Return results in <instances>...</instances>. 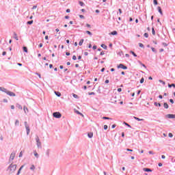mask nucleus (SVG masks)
<instances>
[{
    "label": "nucleus",
    "mask_w": 175,
    "mask_h": 175,
    "mask_svg": "<svg viewBox=\"0 0 175 175\" xmlns=\"http://www.w3.org/2000/svg\"><path fill=\"white\" fill-rule=\"evenodd\" d=\"M8 170L11 171V173H14V172H16V170L17 169V165L16 164H10L8 167Z\"/></svg>",
    "instance_id": "obj_1"
},
{
    "label": "nucleus",
    "mask_w": 175,
    "mask_h": 175,
    "mask_svg": "<svg viewBox=\"0 0 175 175\" xmlns=\"http://www.w3.org/2000/svg\"><path fill=\"white\" fill-rule=\"evenodd\" d=\"M36 142L37 143L38 148H42V142H40V139H39L38 136L36 137Z\"/></svg>",
    "instance_id": "obj_2"
},
{
    "label": "nucleus",
    "mask_w": 175,
    "mask_h": 175,
    "mask_svg": "<svg viewBox=\"0 0 175 175\" xmlns=\"http://www.w3.org/2000/svg\"><path fill=\"white\" fill-rule=\"evenodd\" d=\"M25 126L26 128V132H27V135H29V132H31V129H29V125H28V122H24Z\"/></svg>",
    "instance_id": "obj_3"
},
{
    "label": "nucleus",
    "mask_w": 175,
    "mask_h": 175,
    "mask_svg": "<svg viewBox=\"0 0 175 175\" xmlns=\"http://www.w3.org/2000/svg\"><path fill=\"white\" fill-rule=\"evenodd\" d=\"M118 69H123L124 70H126V69H128V66L124 65L123 64H120L118 66H117Z\"/></svg>",
    "instance_id": "obj_4"
},
{
    "label": "nucleus",
    "mask_w": 175,
    "mask_h": 175,
    "mask_svg": "<svg viewBox=\"0 0 175 175\" xmlns=\"http://www.w3.org/2000/svg\"><path fill=\"white\" fill-rule=\"evenodd\" d=\"M53 116L55 118H61V117H62V115L61 114V113L59 112H54L53 113Z\"/></svg>",
    "instance_id": "obj_5"
},
{
    "label": "nucleus",
    "mask_w": 175,
    "mask_h": 175,
    "mask_svg": "<svg viewBox=\"0 0 175 175\" xmlns=\"http://www.w3.org/2000/svg\"><path fill=\"white\" fill-rule=\"evenodd\" d=\"M15 157H16V152L13 151L10 154V159H11V161H13Z\"/></svg>",
    "instance_id": "obj_6"
},
{
    "label": "nucleus",
    "mask_w": 175,
    "mask_h": 175,
    "mask_svg": "<svg viewBox=\"0 0 175 175\" xmlns=\"http://www.w3.org/2000/svg\"><path fill=\"white\" fill-rule=\"evenodd\" d=\"M6 94L7 95H9V96H16V94H14V92H10L9 90H8Z\"/></svg>",
    "instance_id": "obj_7"
},
{
    "label": "nucleus",
    "mask_w": 175,
    "mask_h": 175,
    "mask_svg": "<svg viewBox=\"0 0 175 175\" xmlns=\"http://www.w3.org/2000/svg\"><path fill=\"white\" fill-rule=\"evenodd\" d=\"M157 10L159 13H160L161 16H163V12H162V8H161V6L157 7Z\"/></svg>",
    "instance_id": "obj_8"
},
{
    "label": "nucleus",
    "mask_w": 175,
    "mask_h": 175,
    "mask_svg": "<svg viewBox=\"0 0 175 175\" xmlns=\"http://www.w3.org/2000/svg\"><path fill=\"white\" fill-rule=\"evenodd\" d=\"M0 91H1L2 92H5V94L8 93V89L5 88H2V87H0Z\"/></svg>",
    "instance_id": "obj_9"
},
{
    "label": "nucleus",
    "mask_w": 175,
    "mask_h": 175,
    "mask_svg": "<svg viewBox=\"0 0 175 175\" xmlns=\"http://www.w3.org/2000/svg\"><path fill=\"white\" fill-rule=\"evenodd\" d=\"M143 171L146 172H152V170H151V168L144 167Z\"/></svg>",
    "instance_id": "obj_10"
},
{
    "label": "nucleus",
    "mask_w": 175,
    "mask_h": 175,
    "mask_svg": "<svg viewBox=\"0 0 175 175\" xmlns=\"http://www.w3.org/2000/svg\"><path fill=\"white\" fill-rule=\"evenodd\" d=\"M167 118H175V115L174 114H167L166 115Z\"/></svg>",
    "instance_id": "obj_11"
},
{
    "label": "nucleus",
    "mask_w": 175,
    "mask_h": 175,
    "mask_svg": "<svg viewBox=\"0 0 175 175\" xmlns=\"http://www.w3.org/2000/svg\"><path fill=\"white\" fill-rule=\"evenodd\" d=\"M93 137H94V133L90 132L88 133V137H89V139H92Z\"/></svg>",
    "instance_id": "obj_12"
},
{
    "label": "nucleus",
    "mask_w": 175,
    "mask_h": 175,
    "mask_svg": "<svg viewBox=\"0 0 175 175\" xmlns=\"http://www.w3.org/2000/svg\"><path fill=\"white\" fill-rule=\"evenodd\" d=\"M16 107H17V109H19L20 110H23V106H21V105L18 103H16Z\"/></svg>",
    "instance_id": "obj_13"
},
{
    "label": "nucleus",
    "mask_w": 175,
    "mask_h": 175,
    "mask_svg": "<svg viewBox=\"0 0 175 175\" xmlns=\"http://www.w3.org/2000/svg\"><path fill=\"white\" fill-rule=\"evenodd\" d=\"M163 107L164 109H169V105L167 104V103H163Z\"/></svg>",
    "instance_id": "obj_14"
},
{
    "label": "nucleus",
    "mask_w": 175,
    "mask_h": 175,
    "mask_svg": "<svg viewBox=\"0 0 175 175\" xmlns=\"http://www.w3.org/2000/svg\"><path fill=\"white\" fill-rule=\"evenodd\" d=\"M46 155L49 158L50 157V149H47L46 151Z\"/></svg>",
    "instance_id": "obj_15"
},
{
    "label": "nucleus",
    "mask_w": 175,
    "mask_h": 175,
    "mask_svg": "<svg viewBox=\"0 0 175 175\" xmlns=\"http://www.w3.org/2000/svg\"><path fill=\"white\" fill-rule=\"evenodd\" d=\"M55 95H56V96L59 97L61 96V92L55 91Z\"/></svg>",
    "instance_id": "obj_16"
},
{
    "label": "nucleus",
    "mask_w": 175,
    "mask_h": 175,
    "mask_svg": "<svg viewBox=\"0 0 175 175\" xmlns=\"http://www.w3.org/2000/svg\"><path fill=\"white\" fill-rule=\"evenodd\" d=\"M154 106H156V107H158V106H159V107H161V103L154 102Z\"/></svg>",
    "instance_id": "obj_17"
},
{
    "label": "nucleus",
    "mask_w": 175,
    "mask_h": 175,
    "mask_svg": "<svg viewBox=\"0 0 175 175\" xmlns=\"http://www.w3.org/2000/svg\"><path fill=\"white\" fill-rule=\"evenodd\" d=\"M100 46L103 49H104V50H107V46H106V44H102Z\"/></svg>",
    "instance_id": "obj_18"
},
{
    "label": "nucleus",
    "mask_w": 175,
    "mask_h": 175,
    "mask_svg": "<svg viewBox=\"0 0 175 175\" xmlns=\"http://www.w3.org/2000/svg\"><path fill=\"white\" fill-rule=\"evenodd\" d=\"M83 43H84V39H81L79 42V46H83Z\"/></svg>",
    "instance_id": "obj_19"
},
{
    "label": "nucleus",
    "mask_w": 175,
    "mask_h": 175,
    "mask_svg": "<svg viewBox=\"0 0 175 175\" xmlns=\"http://www.w3.org/2000/svg\"><path fill=\"white\" fill-rule=\"evenodd\" d=\"M14 38H15L16 40H18V37H17V33L16 32H14Z\"/></svg>",
    "instance_id": "obj_20"
},
{
    "label": "nucleus",
    "mask_w": 175,
    "mask_h": 175,
    "mask_svg": "<svg viewBox=\"0 0 175 175\" xmlns=\"http://www.w3.org/2000/svg\"><path fill=\"white\" fill-rule=\"evenodd\" d=\"M27 25H32L33 24V21H29L27 22Z\"/></svg>",
    "instance_id": "obj_21"
},
{
    "label": "nucleus",
    "mask_w": 175,
    "mask_h": 175,
    "mask_svg": "<svg viewBox=\"0 0 175 175\" xmlns=\"http://www.w3.org/2000/svg\"><path fill=\"white\" fill-rule=\"evenodd\" d=\"M118 32H117V31H113L112 32H111V35L113 36H116L118 35Z\"/></svg>",
    "instance_id": "obj_22"
},
{
    "label": "nucleus",
    "mask_w": 175,
    "mask_h": 175,
    "mask_svg": "<svg viewBox=\"0 0 175 175\" xmlns=\"http://www.w3.org/2000/svg\"><path fill=\"white\" fill-rule=\"evenodd\" d=\"M23 110H24V112L25 113V114H27V113H28V108L27 107H23Z\"/></svg>",
    "instance_id": "obj_23"
},
{
    "label": "nucleus",
    "mask_w": 175,
    "mask_h": 175,
    "mask_svg": "<svg viewBox=\"0 0 175 175\" xmlns=\"http://www.w3.org/2000/svg\"><path fill=\"white\" fill-rule=\"evenodd\" d=\"M79 4L80 5V6H85V4L84 3V2L81 1H79Z\"/></svg>",
    "instance_id": "obj_24"
},
{
    "label": "nucleus",
    "mask_w": 175,
    "mask_h": 175,
    "mask_svg": "<svg viewBox=\"0 0 175 175\" xmlns=\"http://www.w3.org/2000/svg\"><path fill=\"white\" fill-rule=\"evenodd\" d=\"M23 49L24 53H28V48H27V46H23Z\"/></svg>",
    "instance_id": "obj_25"
},
{
    "label": "nucleus",
    "mask_w": 175,
    "mask_h": 175,
    "mask_svg": "<svg viewBox=\"0 0 175 175\" xmlns=\"http://www.w3.org/2000/svg\"><path fill=\"white\" fill-rule=\"evenodd\" d=\"M123 124H124V125H126V126H128L129 128H132V126H130V124H128V123H126V122H123Z\"/></svg>",
    "instance_id": "obj_26"
},
{
    "label": "nucleus",
    "mask_w": 175,
    "mask_h": 175,
    "mask_svg": "<svg viewBox=\"0 0 175 175\" xmlns=\"http://www.w3.org/2000/svg\"><path fill=\"white\" fill-rule=\"evenodd\" d=\"M130 53L132 54V55H133V57H137V55L133 52V51H131Z\"/></svg>",
    "instance_id": "obj_27"
},
{
    "label": "nucleus",
    "mask_w": 175,
    "mask_h": 175,
    "mask_svg": "<svg viewBox=\"0 0 175 175\" xmlns=\"http://www.w3.org/2000/svg\"><path fill=\"white\" fill-rule=\"evenodd\" d=\"M134 118H135V120H136L137 121H144V119H140V118H137V117H136V116H134Z\"/></svg>",
    "instance_id": "obj_28"
},
{
    "label": "nucleus",
    "mask_w": 175,
    "mask_h": 175,
    "mask_svg": "<svg viewBox=\"0 0 175 175\" xmlns=\"http://www.w3.org/2000/svg\"><path fill=\"white\" fill-rule=\"evenodd\" d=\"M103 120H113L112 118H109V117H106V116H103Z\"/></svg>",
    "instance_id": "obj_29"
},
{
    "label": "nucleus",
    "mask_w": 175,
    "mask_h": 175,
    "mask_svg": "<svg viewBox=\"0 0 175 175\" xmlns=\"http://www.w3.org/2000/svg\"><path fill=\"white\" fill-rule=\"evenodd\" d=\"M19 124H20V122L18 121V120H16L15 121V126H18Z\"/></svg>",
    "instance_id": "obj_30"
},
{
    "label": "nucleus",
    "mask_w": 175,
    "mask_h": 175,
    "mask_svg": "<svg viewBox=\"0 0 175 175\" xmlns=\"http://www.w3.org/2000/svg\"><path fill=\"white\" fill-rule=\"evenodd\" d=\"M34 156L36 157V158H39V154L36 152V150L34 151Z\"/></svg>",
    "instance_id": "obj_31"
},
{
    "label": "nucleus",
    "mask_w": 175,
    "mask_h": 175,
    "mask_svg": "<svg viewBox=\"0 0 175 175\" xmlns=\"http://www.w3.org/2000/svg\"><path fill=\"white\" fill-rule=\"evenodd\" d=\"M174 85H175L174 83H172V84L168 83V87H169V88H172V87H174Z\"/></svg>",
    "instance_id": "obj_32"
},
{
    "label": "nucleus",
    "mask_w": 175,
    "mask_h": 175,
    "mask_svg": "<svg viewBox=\"0 0 175 175\" xmlns=\"http://www.w3.org/2000/svg\"><path fill=\"white\" fill-rule=\"evenodd\" d=\"M159 83H161L163 85H165L166 84V83H165V81H163L162 79L159 80Z\"/></svg>",
    "instance_id": "obj_33"
},
{
    "label": "nucleus",
    "mask_w": 175,
    "mask_h": 175,
    "mask_svg": "<svg viewBox=\"0 0 175 175\" xmlns=\"http://www.w3.org/2000/svg\"><path fill=\"white\" fill-rule=\"evenodd\" d=\"M140 84H143L144 83V77H142L139 81Z\"/></svg>",
    "instance_id": "obj_34"
},
{
    "label": "nucleus",
    "mask_w": 175,
    "mask_h": 175,
    "mask_svg": "<svg viewBox=\"0 0 175 175\" xmlns=\"http://www.w3.org/2000/svg\"><path fill=\"white\" fill-rule=\"evenodd\" d=\"M139 46L142 49H144V44H143L142 43H139Z\"/></svg>",
    "instance_id": "obj_35"
},
{
    "label": "nucleus",
    "mask_w": 175,
    "mask_h": 175,
    "mask_svg": "<svg viewBox=\"0 0 175 175\" xmlns=\"http://www.w3.org/2000/svg\"><path fill=\"white\" fill-rule=\"evenodd\" d=\"M86 33H88V35H90V36H92V33L90 31H86Z\"/></svg>",
    "instance_id": "obj_36"
},
{
    "label": "nucleus",
    "mask_w": 175,
    "mask_h": 175,
    "mask_svg": "<svg viewBox=\"0 0 175 175\" xmlns=\"http://www.w3.org/2000/svg\"><path fill=\"white\" fill-rule=\"evenodd\" d=\"M151 50H152V51L153 53H157V49H155V48L152 47V48H151Z\"/></svg>",
    "instance_id": "obj_37"
},
{
    "label": "nucleus",
    "mask_w": 175,
    "mask_h": 175,
    "mask_svg": "<svg viewBox=\"0 0 175 175\" xmlns=\"http://www.w3.org/2000/svg\"><path fill=\"white\" fill-rule=\"evenodd\" d=\"M162 46L164 47H167L168 44L166 42H162Z\"/></svg>",
    "instance_id": "obj_38"
},
{
    "label": "nucleus",
    "mask_w": 175,
    "mask_h": 175,
    "mask_svg": "<svg viewBox=\"0 0 175 175\" xmlns=\"http://www.w3.org/2000/svg\"><path fill=\"white\" fill-rule=\"evenodd\" d=\"M72 96H73V98H75L76 99L79 98V96H77V94H73Z\"/></svg>",
    "instance_id": "obj_39"
},
{
    "label": "nucleus",
    "mask_w": 175,
    "mask_h": 175,
    "mask_svg": "<svg viewBox=\"0 0 175 175\" xmlns=\"http://www.w3.org/2000/svg\"><path fill=\"white\" fill-rule=\"evenodd\" d=\"M152 35L155 36V29H154V27L152 28Z\"/></svg>",
    "instance_id": "obj_40"
},
{
    "label": "nucleus",
    "mask_w": 175,
    "mask_h": 175,
    "mask_svg": "<svg viewBox=\"0 0 175 175\" xmlns=\"http://www.w3.org/2000/svg\"><path fill=\"white\" fill-rule=\"evenodd\" d=\"M30 170H35V165H32L30 167Z\"/></svg>",
    "instance_id": "obj_41"
},
{
    "label": "nucleus",
    "mask_w": 175,
    "mask_h": 175,
    "mask_svg": "<svg viewBox=\"0 0 175 175\" xmlns=\"http://www.w3.org/2000/svg\"><path fill=\"white\" fill-rule=\"evenodd\" d=\"M154 5H158V1L157 0H153Z\"/></svg>",
    "instance_id": "obj_42"
},
{
    "label": "nucleus",
    "mask_w": 175,
    "mask_h": 175,
    "mask_svg": "<svg viewBox=\"0 0 175 175\" xmlns=\"http://www.w3.org/2000/svg\"><path fill=\"white\" fill-rule=\"evenodd\" d=\"M144 38H148V33H144Z\"/></svg>",
    "instance_id": "obj_43"
},
{
    "label": "nucleus",
    "mask_w": 175,
    "mask_h": 175,
    "mask_svg": "<svg viewBox=\"0 0 175 175\" xmlns=\"http://www.w3.org/2000/svg\"><path fill=\"white\" fill-rule=\"evenodd\" d=\"M72 59L73 61H76V59H77V57H76V55L72 56Z\"/></svg>",
    "instance_id": "obj_44"
},
{
    "label": "nucleus",
    "mask_w": 175,
    "mask_h": 175,
    "mask_svg": "<svg viewBox=\"0 0 175 175\" xmlns=\"http://www.w3.org/2000/svg\"><path fill=\"white\" fill-rule=\"evenodd\" d=\"M107 128H109V126L107 125H104V129L105 131H107Z\"/></svg>",
    "instance_id": "obj_45"
},
{
    "label": "nucleus",
    "mask_w": 175,
    "mask_h": 175,
    "mask_svg": "<svg viewBox=\"0 0 175 175\" xmlns=\"http://www.w3.org/2000/svg\"><path fill=\"white\" fill-rule=\"evenodd\" d=\"M168 136L169 137H173V133H169Z\"/></svg>",
    "instance_id": "obj_46"
},
{
    "label": "nucleus",
    "mask_w": 175,
    "mask_h": 175,
    "mask_svg": "<svg viewBox=\"0 0 175 175\" xmlns=\"http://www.w3.org/2000/svg\"><path fill=\"white\" fill-rule=\"evenodd\" d=\"M92 49L93 50H96V49H98V46L96 45H94Z\"/></svg>",
    "instance_id": "obj_47"
},
{
    "label": "nucleus",
    "mask_w": 175,
    "mask_h": 175,
    "mask_svg": "<svg viewBox=\"0 0 175 175\" xmlns=\"http://www.w3.org/2000/svg\"><path fill=\"white\" fill-rule=\"evenodd\" d=\"M105 83V84H109V83H110V81L109 79H106Z\"/></svg>",
    "instance_id": "obj_48"
},
{
    "label": "nucleus",
    "mask_w": 175,
    "mask_h": 175,
    "mask_svg": "<svg viewBox=\"0 0 175 175\" xmlns=\"http://www.w3.org/2000/svg\"><path fill=\"white\" fill-rule=\"evenodd\" d=\"M20 173H21V169H19L18 170V172H17L16 175H20Z\"/></svg>",
    "instance_id": "obj_49"
},
{
    "label": "nucleus",
    "mask_w": 175,
    "mask_h": 175,
    "mask_svg": "<svg viewBox=\"0 0 175 175\" xmlns=\"http://www.w3.org/2000/svg\"><path fill=\"white\" fill-rule=\"evenodd\" d=\"M118 12H119V14H122V10H121V8H119V9H118Z\"/></svg>",
    "instance_id": "obj_50"
},
{
    "label": "nucleus",
    "mask_w": 175,
    "mask_h": 175,
    "mask_svg": "<svg viewBox=\"0 0 175 175\" xmlns=\"http://www.w3.org/2000/svg\"><path fill=\"white\" fill-rule=\"evenodd\" d=\"M89 95H95V92H92L88 93Z\"/></svg>",
    "instance_id": "obj_51"
},
{
    "label": "nucleus",
    "mask_w": 175,
    "mask_h": 175,
    "mask_svg": "<svg viewBox=\"0 0 175 175\" xmlns=\"http://www.w3.org/2000/svg\"><path fill=\"white\" fill-rule=\"evenodd\" d=\"M148 154H150L151 155H154V152L150 150V151L148 152Z\"/></svg>",
    "instance_id": "obj_52"
},
{
    "label": "nucleus",
    "mask_w": 175,
    "mask_h": 175,
    "mask_svg": "<svg viewBox=\"0 0 175 175\" xmlns=\"http://www.w3.org/2000/svg\"><path fill=\"white\" fill-rule=\"evenodd\" d=\"M170 103H172V104L174 103V100L172 98L170 99Z\"/></svg>",
    "instance_id": "obj_53"
},
{
    "label": "nucleus",
    "mask_w": 175,
    "mask_h": 175,
    "mask_svg": "<svg viewBox=\"0 0 175 175\" xmlns=\"http://www.w3.org/2000/svg\"><path fill=\"white\" fill-rule=\"evenodd\" d=\"M121 91H122L121 88H118V92H121Z\"/></svg>",
    "instance_id": "obj_54"
},
{
    "label": "nucleus",
    "mask_w": 175,
    "mask_h": 175,
    "mask_svg": "<svg viewBox=\"0 0 175 175\" xmlns=\"http://www.w3.org/2000/svg\"><path fill=\"white\" fill-rule=\"evenodd\" d=\"M21 157H23V151H21V152L19 153V158H21Z\"/></svg>",
    "instance_id": "obj_55"
},
{
    "label": "nucleus",
    "mask_w": 175,
    "mask_h": 175,
    "mask_svg": "<svg viewBox=\"0 0 175 175\" xmlns=\"http://www.w3.org/2000/svg\"><path fill=\"white\" fill-rule=\"evenodd\" d=\"M126 150L127 151L131 152H132L133 151V150L129 149V148H126Z\"/></svg>",
    "instance_id": "obj_56"
},
{
    "label": "nucleus",
    "mask_w": 175,
    "mask_h": 175,
    "mask_svg": "<svg viewBox=\"0 0 175 175\" xmlns=\"http://www.w3.org/2000/svg\"><path fill=\"white\" fill-rule=\"evenodd\" d=\"M38 47L40 49L42 47H43V44L42 43H40L38 46Z\"/></svg>",
    "instance_id": "obj_57"
},
{
    "label": "nucleus",
    "mask_w": 175,
    "mask_h": 175,
    "mask_svg": "<svg viewBox=\"0 0 175 175\" xmlns=\"http://www.w3.org/2000/svg\"><path fill=\"white\" fill-rule=\"evenodd\" d=\"M80 18H85V17L83 15H79Z\"/></svg>",
    "instance_id": "obj_58"
},
{
    "label": "nucleus",
    "mask_w": 175,
    "mask_h": 175,
    "mask_svg": "<svg viewBox=\"0 0 175 175\" xmlns=\"http://www.w3.org/2000/svg\"><path fill=\"white\" fill-rule=\"evenodd\" d=\"M100 55H105V51H101Z\"/></svg>",
    "instance_id": "obj_59"
},
{
    "label": "nucleus",
    "mask_w": 175,
    "mask_h": 175,
    "mask_svg": "<svg viewBox=\"0 0 175 175\" xmlns=\"http://www.w3.org/2000/svg\"><path fill=\"white\" fill-rule=\"evenodd\" d=\"M66 13H70V9H67V10H66Z\"/></svg>",
    "instance_id": "obj_60"
},
{
    "label": "nucleus",
    "mask_w": 175,
    "mask_h": 175,
    "mask_svg": "<svg viewBox=\"0 0 175 175\" xmlns=\"http://www.w3.org/2000/svg\"><path fill=\"white\" fill-rule=\"evenodd\" d=\"M158 166H159V167H162V166H163L162 163H158Z\"/></svg>",
    "instance_id": "obj_61"
},
{
    "label": "nucleus",
    "mask_w": 175,
    "mask_h": 175,
    "mask_svg": "<svg viewBox=\"0 0 175 175\" xmlns=\"http://www.w3.org/2000/svg\"><path fill=\"white\" fill-rule=\"evenodd\" d=\"M116 126H117V125L113 124V125L111 126L112 129H114V128H116Z\"/></svg>",
    "instance_id": "obj_62"
},
{
    "label": "nucleus",
    "mask_w": 175,
    "mask_h": 175,
    "mask_svg": "<svg viewBox=\"0 0 175 175\" xmlns=\"http://www.w3.org/2000/svg\"><path fill=\"white\" fill-rule=\"evenodd\" d=\"M66 55H67V56L70 55V53H69V52H66Z\"/></svg>",
    "instance_id": "obj_63"
},
{
    "label": "nucleus",
    "mask_w": 175,
    "mask_h": 175,
    "mask_svg": "<svg viewBox=\"0 0 175 175\" xmlns=\"http://www.w3.org/2000/svg\"><path fill=\"white\" fill-rule=\"evenodd\" d=\"M140 92H142V91L141 90H138L137 92V95H140Z\"/></svg>",
    "instance_id": "obj_64"
}]
</instances>
